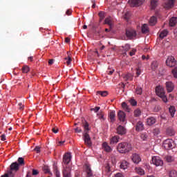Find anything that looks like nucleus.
Wrapping results in <instances>:
<instances>
[{"instance_id": "obj_15", "label": "nucleus", "mask_w": 177, "mask_h": 177, "mask_svg": "<svg viewBox=\"0 0 177 177\" xmlns=\"http://www.w3.org/2000/svg\"><path fill=\"white\" fill-rule=\"evenodd\" d=\"M174 88L175 86L174 85V83H172V82H166V88L169 93H171V92L174 91Z\"/></svg>"}, {"instance_id": "obj_42", "label": "nucleus", "mask_w": 177, "mask_h": 177, "mask_svg": "<svg viewBox=\"0 0 177 177\" xmlns=\"http://www.w3.org/2000/svg\"><path fill=\"white\" fill-rule=\"evenodd\" d=\"M98 15L100 17V21H102V20H103L104 17H106V16L104 15V12L103 11L100 12Z\"/></svg>"}, {"instance_id": "obj_35", "label": "nucleus", "mask_w": 177, "mask_h": 177, "mask_svg": "<svg viewBox=\"0 0 177 177\" xmlns=\"http://www.w3.org/2000/svg\"><path fill=\"white\" fill-rule=\"evenodd\" d=\"M169 177H177V171L176 170H171L169 171Z\"/></svg>"}, {"instance_id": "obj_61", "label": "nucleus", "mask_w": 177, "mask_h": 177, "mask_svg": "<svg viewBox=\"0 0 177 177\" xmlns=\"http://www.w3.org/2000/svg\"><path fill=\"white\" fill-rule=\"evenodd\" d=\"M140 74H142V71H140V69L137 68V71H136L137 77H139V75H140Z\"/></svg>"}, {"instance_id": "obj_25", "label": "nucleus", "mask_w": 177, "mask_h": 177, "mask_svg": "<svg viewBox=\"0 0 177 177\" xmlns=\"http://www.w3.org/2000/svg\"><path fill=\"white\" fill-rule=\"evenodd\" d=\"M176 23H177V18L175 17H173L170 19V21H169V26L171 27H174V26L176 25Z\"/></svg>"}, {"instance_id": "obj_12", "label": "nucleus", "mask_w": 177, "mask_h": 177, "mask_svg": "<svg viewBox=\"0 0 177 177\" xmlns=\"http://www.w3.org/2000/svg\"><path fill=\"white\" fill-rule=\"evenodd\" d=\"M116 131L118 135L122 136V135H125V133H127V129L121 125H119L116 129Z\"/></svg>"}, {"instance_id": "obj_29", "label": "nucleus", "mask_w": 177, "mask_h": 177, "mask_svg": "<svg viewBox=\"0 0 177 177\" xmlns=\"http://www.w3.org/2000/svg\"><path fill=\"white\" fill-rule=\"evenodd\" d=\"M157 23V18L156 17H151L149 19V24L150 26H156Z\"/></svg>"}, {"instance_id": "obj_14", "label": "nucleus", "mask_w": 177, "mask_h": 177, "mask_svg": "<svg viewBox=\"0 0 177 177\" xmlns=\"http://www.w3.org/2000/svg\"><path fill=\"white\" fill-rule=\"evenodd\" d=\"M131 160L134 164H139V162L142 161L140 156H139V155L137 153H133Z\"/></svg>"}, {"instance_id": "obj_34", "label": "nucleus", "mask_w": 177, "mask_h": 177, "mask_svg": "<svg viewBox=\"0 0 177 177\" xmlns=\"http://www.w3.org/2000/svg\"><path fill=\"white\" fill-rule=\"evenodd\" d=\"M133 114L134 117H140V115H142V111H140V109H137L134 111Z\"/></svg>"}, {"instance_id": "obj_46", "label": "nucleus", "mask_w": 177, "mask_h": 177, "mask_svg": "<svg viewBox=\"0 0 177 177\" xmlns=\"http://www.w3.org/2000/svg\"><path fill=\"white\" fill-rule=\"evenodd\" d=\"M140 138L142 139V140H147V134L146 133H143L140 135Z\"/></svg>"}, {"instance_id": "obj_55", "label": "nucleus", "mask_w": 177, "mask_h": 177, "mask_svg": "<svg viewBox=\"0 0 177 177\" xmlns=\"http://www.w3.org/2000/svg\"><path fill=\"white\" fill-rule=\"evenodd\" d=\"M135 53H136V49L133 48L131 50V51H130L129 55H130V56H133V55H135Z\"/></svg>"}, {"instance_id": "obj_1", "label": "nucleus", "mask_w": 177, "mask_h": 177, "mask_svg": "<svg viewBox=\"0 0 177 177\" xmlns=\"http://www.w3.org/2000/svg\"><path fill=\"white\" fill-rule=\"evenodd\" d=\"M84 131L83 133V138H84V143L85 145H86L87 146H92V141L91 140V136H89V124H88V122H86L84 124Z\"/></svg>"}, {"instance_id": "obj_6", "label": "nucleus", "mask_w": 177, "mask_h": 177, "mask_svg": "<svg viewBox=\"0 0 177 177\" xmlns=\"http://www.w3.org/2000/svg\"><path fill=\"white\" fill-rule=\"evenodd\" d=\"M84 171L86 174V177H93V171L91 169V165L89 163H86L83 166Z\"/></svg>"}, {"instance_id": "obj_27", "label": "nucleus", "mask_w": 177, "mask_h": 177, "mask_svg": "<svg viewBox=\"0 0 177 177\" xmlns=\"http://www.w3.org/2000/svg\"><path fill=\"white\" fill-rule=\"evenodd\" d=\"M135 171L138 175H145V169H142L141 167H136Z\"/></svg>"}, {"instance_id": "obj_50", "label": "nucleus", "mask_w": 177, "mask_h": 177, "mask_svg": "<svg viewBox=\"0 0 177 177\" xmlns=\"http://www.w3.org/2000/svg\"><path fill=\"white\" fill-rule=\"evenodd\" d=\"M129 102H130V104H131V106H136V104H138V102L134 99H131L129 100Z\"/></svg>"}, {"instance_id": "obj_13", "label": "nucleus", "mask_w": 177, "mask_h": 177, "mask_svg": "<svg viewBox=\"0 0 177 177\" xmlns=\"http://www.w3.org/2000/svg\"><path fill=\"white\" fill-rule=\"evenodd\" d=\"M126 117H127V115L125 114V112H124L122 111H118V118L122 122H125Z\"/></svg>"}, {"instance_id": "obj_52", "label": "nucleus", "mask_w": 177, "mask_h": 177, "mask_svg": "<svg viewBox=\"0 0 177 177\" xmlns=\"http://www.w3.org/2000/svg\"><path fill=\"white\" fill-rule=\"evenodd\" d=\"M91 111H95V113H97V111H99L100 110V106H95V108H92Z\"/></svg>"}, {"instance_id": "obj_45", "label": "nucleus", "mask_w": 177, "mask_h": 177, "mask_svg": "<svg viewBox=\"0 0 177 177\" xmlns=\"http://www.w3.org/2000/svg\"><path fill=\"white\" fill-rule=\"evenodd\" d=\"M122 109H124V110H126V111L129 113V109H128V105L127 104L126 102H122Z\"/></svg>"}, {"instance_id": "obj_31", "label": "nucleus", "mask_w": 177, "mask_h": 177, "mask_svg": "<svg viewBox=\"0 0 177 177\" xmlns=\"http://www.w3.org/2000/svg\"><path fill=\"white\" fill-rule=\"evenodd\" d=\"M174 3H175V0H169L167 3L166 4L165 8L169 9L170 8H172V6H174Z\"/></svg>"}, {"instance_id": "obj_11", "label": "nucleus", "mask_w": 177, "mask_h": 177, "mask_svg": "<svg viewBox=\"0 0 177 177\" xmlns=\"http://www.w3.org/2000/svg\"><path fill=\"white\" fill-rule=\"evenodd\" d=\"M71 161V153L69 152L66 153L63 157L64 164H65V165H67L70 164Z\"/></svg>"}, {"instance_id": "obj_49", "label": "nucleus", "mask_w": 177, "mask_h": 177, "mask_svg": "<svg viewBox=\"0 0 177 177\" xmlns=\"http://www.w3.org/2000/svg\"><path fill=\"white\" fill-rule=\"evenodd\" d=\"M171 73L174 77V78H177V67H175L172 71Z\"/></svg>"}, {"instance_id": "obj_32", "label": "nucleus", "mask_w": 177, "mask_h": 177, "mask_svg": "<svg viewBox=\"0 0 177 177\" xmlns=\"http://www.w3.org/2000/svg\"><path fill=\"white\" fill-rule=\"evenodd\" d=\"M169 111L171 117H174L175 115V113H176V109H175V106H170Z\"/></svg>"}, {"instance_id": "obj_8", "label": "nucleus", "mask_w": 177, "mask_h": 177, "mask_svg": "<svg viewBox=\"0 0 177 177\" xmlns=\"http://www.w3.org/2000/svg\"><path fill=\"white\" fill-rule=\"evenodd\" d=\"M145 0H129V3L131 8H137L143 5Z\"/></svg>"}, {"instance_id": "obj_16", "label": "nucleus", "mask_w": 177, "mask_h": 177, "mask_svg": "<svg viewBox=\"0 0 177 177\" xmlns=\"http://www.w3.org/2000/svg\"><path fill=\"white\" fill-rule=\"evenodd\" d=\"M143 129H145L143 122L138 121L136 125V131H137V132H140V131H143Z\"/></svg>"}, {"instance_id": "obj_63", "label": "nucleus", "mask_w": 177, "mask_h": 177, "mask_svg": "<svg viewBox=\"0 0 177 177\" xmlns=\"http://www.w3.org/2000/svg\"><path fill=\"white\" fill-rule=\"evenodd\" d=\"M1 140L5 141L6 140V136L5 134H3L1 136Z\"/></svg>"}, {"instance_id": "obj_10", "label": "nucleus", "mask_w": 177, "mask_h": 177, "mask_svg": "<svg viewBox=\"0 0 177 177\" xmlns=\"http://www.w3.org/2000/svg\"><path fill=\"white\" fill-rule=\"evenodd\" d=\"M63 177H71V167H65L62 170Z\"/></svg>"}, {"instance_id": "obj_23", "label": "nucleus", "mask_w": 177, "mask_h": 177, "mask_svg": "<svg viewBox=\"0 0 177 177\" xmlns=\"http://www.w3.org/2000/svg\"><path fill=\"white\" fill-rule=\"evenodd\" d=\"M151 9L154 10L157 6H158V0H151Z\"/></svg>"}, {"instance_id": "obj_48", "label": "nucleus", "mask_w": 177, "mask_h": 177, "mask_svg": "<svg viewBox=\"0 0 177 177\" xmlns=\"http://www.w3.org/2000/svg\"><path fill=\"white\" fill-rule=\"evenodd\" d=\"M65 63H66L68 66H69V64H71V57L68 56V58H65Z\"/></svg>"}, {"instance_id": "obj_33", "label": "nucleus", "mask_w": 177, "mask_h": 177, "mask_svg": "<svg viewBox=\"0 0 177 177\" xmlns=\"http://www.w3.org/2000/svg\"><path fill=\"white\" fill-rule=\"evenodd\" d=\"M17 161H18L17 164L19 167H23L25 165L24 158H19Z\"/></svg>"}, {"instance_id": "obj_17", "label": "nucleus", "mask_w": 177, "mask_h": 177, "mask_svg": "<svg viewBox=\"0 0 177 177\" xmlns=\"http://www.w3.org/2000/svg\"><path fill=\"white\" fill-rule=\"evenodd\" d=\"M108 117L111 122H112V124L115 122V111H111V112H109L108 114Z\"/></svg>"}, {"instance_id": "obj_38", "label": "nucleus", "mask_w": 177, "mask_h": 177, "mask_svg": "<svg viewBox=\"0 0 177 177\" xmlns=\"http://www.w3.org/2000/svg\"><path fill=\"white\" fill-rule=\"evenodd\" d=\"M136 93L137 95H142V93H143V89L142 88V87L138 86L136 88Z\"/></svg>"}, {"instance_id": "obj_40", "label": "nucleus", "mask_w": 177, "mask_h": 177, "mask_svg": "<svg viewBox=\"0 0 177 177\" xmlns=\"http://www.w3.org/2000/svg\"><path fill=\"white\" fill-rule=\"evenodd\" d=\"M28 71H30V67H28V66H24L22 67V73L26 74Z\"/></svg>"}, {"instance_id": "obj_22", "label": "nucleus", "mask_w": 177, "mask_h": 177, "mask_svg": "<svg viewBox=\"0 0 177 177\" xmlns=\"http://www.w3.org/2000/svg\"><path fill=\"white\" fill-rule=\"evenodd\" d=\"M104 24H108L109 26V28L111 29L113 27V20L111 19V17H109L105 19Z\"/></svg>"}, {"instance_id": "obj_24", "label": "nucleus", "mask_w": 177, "mask_h": 177, "mask_svg": "<svg viewBox=\"0 0 177 177\" xmlns=\"http://www.w3.org/2000/svg\"><path fill=\"white\" fill-rule=\"evenodd\" d=\"M123 78H124V81H132V80H133L132 74H131V73H127L126 75H123Z\"/></svg>"}, {"instance_id": "obj_30", "label": "nucleus", "mask_w": 177, "mask_h": 177, "mask_svg": "<svg viewBox=\"0 0 177 177\" xmlns=\"http://www.w3.org/2000/svg\"><path fill=\"white\" fill-rule=\"evenodd\" d=\"M168 35V30L165 29L164 30H162L160 34V38H161L162 39L165 38V37H167Z\"/></svg>"}, {"instance_id": "obj_19", "label": "nucleus", "mask_w": 177, "mask_h": 177, "mask_svg": "<svg viewBox=\"0 0 177 177\" xmlns=\"http://www.w3.org/2000/svg\"><path fill=\"white\" fill-rule=\"evenodd\" d=\"M102 147H103L104 151H106V153H110V152L113 151L110 145H109V144L107 142H104L102 144Z\"/></svg>"}, {"instance_id": "obj_2", "label": "nucleus", "mask_w": 177, "mask_h": 177, "mask_svg": "<svg viewBox=\"0 0 177 177\" xmlns=\"http://www.w3.org/2000/svg\"><path fill=\"white\" fill-rule=\"evenodd\" d=\"M117 150L119 153H122V154L129 153V151L132 150V145L128 142L119 143L117 147Z\"/></svg>"}, {"instance_id": "obj_4", "label": "nucleus", "mask_w": 177, "mask_h": 177, "mask_svg": "<svg viewBox=\"0 0 177 177\" xmlns=\"http://www.w3.org/2000/svg\"><path fill=\"white\" fill-rule=\"evenodd\" d=\"M10 171H9V176L10 177H15V173L17 172L20 169V166L17 163V162H12L10 166ZM14 171V172H13Z\"/></svg>"}, {"instance_id": "obj_53", "label": "nucleus", "mask_w": 177, "mask_h": 177, "mask_svg": "<svg viewBox=\"0 0 177 177\" xmlns=\"http://www.w3.org/2000/svg\"><path fill=\"white\" fill-rule=\"evenodd\" d=\"M52 132H53V133H57V132H59V128L57 127H54L52 129Z\"/></svg>"}, {"instance_id": "obj_58", "label": "nucleus", "mask_w": 177, "mask_h": 177, "mask_svg": "<svg viewBox=\"0 0 177 177\" xmlns=\"http://www.w3.org/2000/svg\"><path fill=\"white\" fill-rule=\"evenodd\" d=\"M38 174H39V171H38V170L32 169V174L33 176L38 175Z\"/></svg>"}, {"instance_id": "obj_62", "label": "nucleus", "mask_w": 177, "mask_h": 177, "mask_svg": "<svg viewBox=\"0 0 177 177\" xmlns=\"http://www.w3.org/2000/svg\"><path fill=\"white\" fill-rule=\"evenodd\" d=\"M107 73H108L109 75H112L113 73H114V69H112L111 71H109L108 69Z\"/></svg>"}, {"instance_id": "obj_43", "label": "nucleus", "mask_w": 177, "mask_h": 177, "mask_svg": "<svg viewBox=\"0 0 177 177\" xmlns=\"http://www.w3.org/2000/svg\"><path fill=\"white\" fill-rule=\"evenodd\" d=\"M122 48H123V49H124V50H125V52H128V50H129V49H131V45L125 44L124 46H122Z\"/></svg>"}, {"instance_id": "obj_9", "label": "nucleus", "mask_w": 177, "mask_h": 177, "mask_svg": "<svg viewBox=\"0 0 177 177\" xmlns=\"http://www.w3.org/2000/svg\"><path fill=\"white\" fill-rule=\"evenodd\" d=\"M166 64L169 66V67H175V66H176V61L174 57L170 56L167 59Z\"/></svg>"}, {"instance_id": "obj_18", "label": "nucleus", "mask_w": 177, "mask_h": 177, "mask_svg": "<svg viewBox=\"0 0 177 177\" xmlns=\"http://www.w3.org/2000/svg\"><path fill=\"white\" fill-rule=\"evenodd\" d=\"M126 35L129 38H133V37H136V31L133 30H126Z\"/></svg>"}, {"instance_id": "obj_36", "label": "nucleus", "mask_w": 177, "mask_h": 177, "mask_svg": "<svg viewBox=\"0 0 177 177\" xmlns=\"http://www.w3.org/2000/svg\"><path fill=\"white\" fill-rule=\"evenodd\" d=\"M151 67L152 70H156V68H157V67H158V62L157 61H153L151 64Z\"/></svg>"}, {"instance_id": "obj_41", "label": "nucleus", "mask_w": 177, "mask_h": 177, "mask_svg": "<svg viewBox=\"0 0 177 177\" xmlns=\"http://www.w3.org/2000/svg\"><path fill=\"white\" fill-rule=\"evenodd\" d=\"M167 133L168 135H169V136H174V135H175V131H174L172 129H168L167 130Z\"/></svg>"}, {"instance_id": "obj_26", "label": "nucleus", "mask_w": 177, "mask_h": 177, "mask_svg": "<svg viewBox=\"0 0 177 177\" xmlns=\"http://www.w3.org/2000/svg\"><path fill=\"white\" fill-rule=\"evenodd\" d=\"M141 30L142 34H147V32H149V26H147L146 24H143Z\"/></svg>"}, {"instance_id": "obj_21", "label": "nucleus", "mask_w": 177, "mask_h": 177, "mask_svg": "<svg viewBox=\"0 0 177 177\" xmlns=\"http://www.w3.org/2000/svg\"><path fill=\"white\" fill-rule=\"evenodd\" d=\"M157 120L154 117H149L147 119V125L151 126L153 125V124H156V122Z\"/></svg>"}, {"instance_id": "obj_57", "label": "nucleus", "mask_w": 177, "mask_h": 177, "mask_svg": "<svg viewBox=\"0 0 177 177\" xmlns=\"http://www.w3.org/2000/svg\"><path fill=\"white\" fill-rule=\"evenodd\" d=\"M75 132L76 133H81V132H82V130L78 127H77L76 129H75Z\"/></svg>"}, {"instance_id": "obj_59", "label": "nucleus", "mask_w": 177, "mask_h": 177, "mask_svg": "<svg viewBox=\"0 0 177 177\" xmlns=\"http://www.w3.org/2000/svg\"><path fill=\"white\" fill-rule=\"evenodd\" d=\"M18 106H19V110H24V105L21 102L19 103Z\"/></svg>"}, {"instance_id": "obj_64", "label": "nucleus", "mask_w": 177, "mask_h": 177, "mask_svg": "<svg viewBox=\"0 0 177 177\" xmlns=\"http://www.w3.org/2000/svg\"><path fill=\"white\" fill-rule=\"evenodd\" d=\"M66 15L67 16H71V10H67L66 12Z\"/></svg>"}, {"instance_id": "obj_51", "label": "nucleus", "mask_w": 177, "mask_h": 177, "mask_svg": "<svg viewBox=\"0 0 177 177\" xmlns=\"http://www.w3.org/2000/svg\"><path fill=\"white\" fill-rule=\"evenodd\" d=\"M165 158L167 162H172V156H167Z\"/></svg>"}, {"instance_id": "obj_28", "label": "nucleus", "mask_w": 177, "mask_h": 177, "mask_svg": "<svg viewBox=\"0 0 177 177\" xmlns=\"http://www.w3.org/2000/svg\"><path fill=\"white\" fill-rule=\"evenodd\" d=\"M128 162H127V160H122L120 162V168L121 169H127V168H128Z\"/></svg>"}, {"instance_id": "obj_60", "label": "nucleus", "mask_w": 177, "mask_h": 177, "mask_svg": "<svg viewBox=\"0 0 177 177\" xmlns=\"http://www.w3.org/2000/svg\"><path fill=\"white\" fill-rule=\"evenodd\" d=\"M105 169H106V172H110V171H111L109 165H107L106 166Z\"/></svg>"}, {"instance_id": "obj_39", "label": "nucleus", "mask_w": 177, "mask_h": 177, "mask_svg": "<svg viewBox=\"0 0 177 177\" xmlns=\"http://www.w3.org/2000/svg\"><path fill=\"white\" fill-rule=\"evenodd\" d=\"M97 95H100V96H102V97H106L107 95H109V93L107 91H97Z\"/></svg>"}, {"instance_id": "obj_54", "label": "nucleus", "mask_w": 177, "mask_h": 177, "mask_svg": "<svg viewBox=\"0 0 177 177\" xmlns=\"http://www.w3.org/2000/svg\"><path fill=\"white\" fill-rule=\"evenodd\" d=\"M130 16H131V13H129V12H127L124 15V19H126V20H128Z\"/></svg>"}, {"instance_id": "obj_5", "label": "nucleus", "mask_w": 177, "mask_h": 177, "mask_svg": "<svg viewBox=\"0 0 177 177\" xmlns=\"http://www.w3.org/2000/svg\"><path fill=\"white\" fill-rule=\"evenodd\" d=\"M162 146L166 150H171L174 149V140L172 139H167L163 142Z\"/></svg>"}, {"instance_id": "obj_20", "label": "nucleus", "mask_w": 177, "mask_h": 177, "mask_svg": "<svg viewBox=\"0 0 177 177\" xmlns=\"http://www.w3.org/2000/svg\"><path fill=\"white\" fill-rule=\"evenodd\" d=\"M120 142V136H115L110 139V145H117Z\"/></svg>"}, {"instance_id": "obj_44", "label": "nucleus", "mask_w": 177, "mask_h": 177, "mask_svg": "<svg viewBox=\"0 0 177 177\" xmlns=\"http://www.w3.org/2000/svg\"><path fill=\"white\" fill-rule=\"evenodd\" d=\"M54 171H55V175L56 177H60V171L57 170V167H54Z\"/></svg>"}, {"instance_id": "obj_56", "label": "nucleus", "mask_w": 177, "mask_h": 177, "mask_svg": "<svg viewBox=\"0 0 177 177\" xmlns=\"http://www.w3.org/2000/svg\"><path fill=\"white\" fill-rule=\"evenodd\" d=\"M34 151H37V153H40L41 152V147L37 146V147H35Z\"/></svg>"}, {"instance_id": "obj_37", "label": "nucleus", "mask_w": 177, "mask_h": 177, "mask_svg": "<svg viewBox=\"0 0 177 177\" xmlns=\"http://www.w3.org/2000/svg\"><path fill=\"white\" fill-rule=\"evenodd\" d=\"M97 115L99 120H100L101 121H104V120H106V118H104V113H103V112L97 113Z\"/></svg>"}, {"instance_id": "obj_7", "label": "nucleus", "mask_w": 177, "mask_h": 177, "mask_svg": "<svg viewBox=\"0 0 177 177\" xmlns=\"http://www.w3.org/2000/svg\"><path fill=\"white\" fill-rule=\"evenodd\" d=\"M152 162L156 167H162L164 165V162L159 156L152 157Z\"/></svg>"}, {"instance_id": "obj_47", "label": "nucleus", "mask_w": 177, "mask_h": 177, "mask_svg": "<svg viewBox=\"0 0 177 177\" xmlns=\"http://www.w3.org/2000/svg\"><path fill=\"white\" fill-rule=\"evenodd\" d=\"M44 174H51L50 169H49V167L48 166H44Z\"/></svg>"}, {"instance_id": "obj_3", "label": "nucleus", "mask_w": 177, "mask_h": 177, "mask_svg": "<svg viewBox=\"0 0 177 177\" xmlns=\"http://www.w3.org/2000/svg\"><path fill=\"white\" fill-rule=\"evenodd\" d=\"M156 95L159 96L160 99H162L164 103H167V102H168L167 95H165V91H164V88L158 86L156 88Z\"/></svg>"}]
</instances>
